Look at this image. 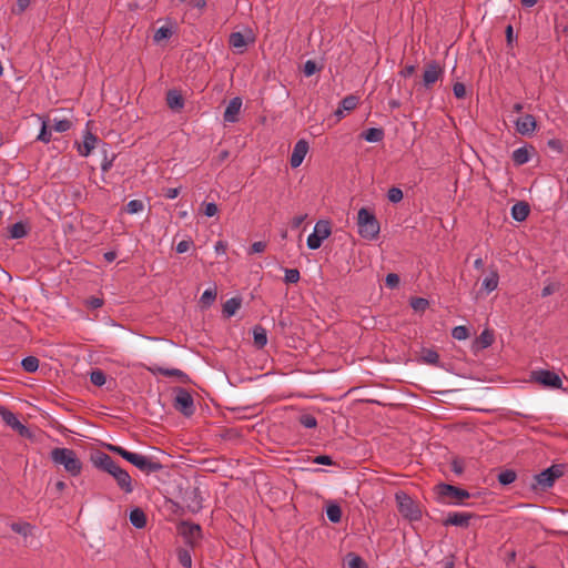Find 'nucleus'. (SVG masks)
Instances as JSON below:
<instances>
[{"label": "nucleus", "mask_w": 568, "mask_h": 568, "mask_svg": "<svg viewBox=\"0 0 568 568\" xmlns=\"http://www.w3.org/2000/svg\"><path fill=\"white\" fill-rule=\"evenodd\" d=\"M108 449L111 450L112 453L120 455L122 458H124L125 460H128L142 471L154 473L162 468V465L160 463L141 454L129 452L121 446L110 444L108 445Z\"/></svg>", "instance_id": "obj_1"}, {"label": "nucleus", "mask_w": 568, "mask_h": 568, "mask_svg": "<svg viewBox=\"0 0 568 568\" xmlns=\"http://www.w3.org/2000/svg\"><path fill=\"white\" fill-rule=\"evenodd\" d=\"M51 458L54 464L63 466L65 471L72 476H77L81 473L82 463L79 459L77 453L69 448H54L51 452Z\"/></svg>", "instance_id": "obj_2"}, {"label": "nucleus", "mask_w": 568, "mask_h": 568, "mask_svg": "<svg viewBox=\"0 0 568 568\" xmlns=\"http://www.w3.org/2000/svg\"><path fill=\"white\" fill-rule=\"evenodd\" d=\"M358 233L366 240H374L379 234V222L375 215L367 209L362 207L357 213Z\"/></svg>", "instance_id": "obj_3"}, {"label": "nucleus", "mask_w": 568, "mask_h": 568, "mask_svg": "<svg viewBox=\"0 0 568 568\" xmlns=\"http://www.w3.org/2000/svg\"><path fill=\"white\" fill-rule=\"evenodd\" d=\"M436 494L443 504L459 505L464 499L469 497V493L448 484H439L436 486Z\"/></svg>", "instance_id": "obj_4"}, {"label": "nucleus", "mask_w": 568, "mask_h": 568, "mask_svg": "<svg viewBox=\"0 0 568 568\" xmlns=\"http://www.w3.org/2000/svg\"><path fill=\"white\" fill-rule=\"evenodd\" d=\"M398 511L408 520L415 521L422 517L419 505L407 494L399 491L396 494Z\"/></svg>", "instance_id": "obj_5"}, {"label": "nucleus", "mask_w": 568, "mask_h": 568, "mask_svg": "<svg viewBox=\"0 0 568 568\" xmlns=\"http://www.w3.org/2000/svg\"><path fill=\"white\" fill-rule=\"evenodd\" d=\"M331 234V226L327 221H318L315 224L314 232L307 237V246L311 250H316L322 245L323 240Z\"/></svg>", "instance_id": "obj_6"}, {"label": "nucleus", "mask_w": 568, "mask_h": 568, "mask_svg": "<svg viewBox=\"0 0 568 568\" xmlns=\"http://www.w3.org/2000/svg\"><path fill=\"white\" fill-rule=\"evenodd\" d=\"M173 406L178 412L187 417L194 413L193 397L187 390L183 388H180L176 392Z\"/></svg>", "instance_id": "obj_7"}, {"label": "nucleus", "mask_w": 568, "mask_h": 568, "mask_svg": "<svg viewBox=\"0 0 568 568\" xmlns=\"http://www.w3.org/2000/svg\"><path fill=\"white\" fill-rule=\"evenodd\" d=\"M564 474L561 465H554L535 477L537 486L541 489L549 488L554 481Z\"/></svg>", "instance_id": "obj_8"}, {"label": "nucleus", "mask_w": 568, "mask_h": 568, "mask_svg": "<svg viewBox=\"0 0 568 568\" xmlns=\"http://www.w3.org/2000/svg\"><path fill=\"white\" fill-rule=\"evenodd\" d=\"M179 534L184 538L185 542L194 547L202 537L201 527L196 524L182 521L179 527Z\"/></svg>", "instance_id": "obj_9"}, {"label": "nucleus", "mask_w": 568, "mask_h": 568, "mask_svg": "<svg viewBox=\"0 0 568 568\" xmlns=\"http://www.w3.org/2000/svg\"><path fill=\"white\" fill-rule=\"evenodd\" d=\"M444 71L437 62H429L425 67L423 83L425 88H432L443 75Z\"/></svg>", "instance_id": "obj_10"}, {"label": "nucleus", "mask_w": 568, "mask_h": 568, "mask_svg": "<svg viewBox=\"0 0 568 568\" xmlns=\"http://www.w3.org/2000/svg\"><path fill=\"white\" fill-rule=\"evenodd\" d=\"M308 150H310L308 142L303 139L298 140L295 143L293 152L291 154V159H290L291 166L294 169L298 168L303 163Z\"/></svg>", "instance_id": "obj_11"}, {"label": "nucleus", "mask_w": 568, "mask_h": 568, "mask_svg": "<svg viewBox=\"0 0 568 568\" xmlns=\"http://www.w3.org/2000/svg\"><path fill=\"white\" fill-rule=\"evenodd\" d=\"M515 126L519 134L531 135L537 128V122L534 115L525 114L515 121Z\"/></svg>", "instance_id": "obj_12"}, {"label": "nucleus", "mask_w": 568, "mask_h": 568, "mask_svg": "<svg viewBox=\"0 0 568 568\" xmlns=\"http://www.w3.org/2000/svg\"><path fill=\"white\" fill-rule=\"evenodd\" d=\"M0 416H1L2 420L8 426H10L13 430L18 432L22 436L28 435V433H29L28 428L19 422V419L12 412H10L6 407L1 406L0 407Z\"/></svg>", "instance_id": "obj_13"}, {"label": "nucleus", "mask_w": 568, "mask_h": 568, "mask_svg": "<svg viewBox=\"0 0 568 568\" xmlns=\"http://www.w3.org/2000/svg\"><path fill=\"white\" fill-rule=\"evenodd\" d=\"M111 476L115 479L120 489H122L125 494H131L133 491L132 478L126 470L118 466Z\"/></svg>", "instance_id": "obj_14"}, {"label": "nucleus", "mask_w": 568, "mask_h": 568, "mask_svg": "<svg viewBox=\"0 0 568 568\" xmlns=\"http://www.w3.org/2000/svg\"><path fill=\"white\" fill-rule=\"evenodd\" d=\"M535 379L536 382L547 387L560 388L562 385L561 378L557 374L549 371L536 372Z\"/></svg>", "instance_id": "obj_15"}, {"label": "nucleus", "mask_w": 568, "mask_h": 568, "mask_svg": "<svg viewBox=\"0 0 568 568\" xmlns=\"http://www.w3.org/2000/svg\"><path fill=\"white\" fill-rule=\"evenodd\" d=\"M92 463L95 467L109 473H114V469L119 466L109 455L104 453H98L92 456Z\"/></svg>", "instance_id": "obj_16"}, {"label": "nucleus", "mask_w": 568, "mask_h": 568, "mask_svg": "<svg viewBox=\"0 0 568 568\" xmlns=\"http://www.w3.org/2000/svg\"><path fill=\"white\" fill-rule=\"evenodd\" d=\"M253 41L254 38L250 31L246 34H243L242 32H233L229 39L230 45L239 52H243L246 45Z\"/></svg>", "instance_id": "obj_17"}, {"label": "nucleus", "mask_w": 568, "mask_h": 568, "mask_svg": "<svg viewBox=\"0 0 568 568\" xmlns=\"http://www.w3.org/2000/svg\"><path fill=\"white\" fill-rule=\"evenodd\" d=\"M470 518L471 514L469 513H449L444 520V524L447 526L467 527Z\"/></svg>", "instance_id": "obj_18"}, {"label": "nucleus", "mask_w": 568, "mask_h": 568, "mask_svg": "<svg viewBox=\"0 0 568 568\" xmlns=\"http://www.w3.org/2000/svg\"><path fill=\"white\" fill-rule=\"evenodd\" d=\"M241 106V98H233L225 109L224 120L226 122H235L237 120V114L240 113Z\"/></svg>", "instance_id": "obj_19"}, {"label": "nucleus", "mask_w": 568, "mask_h": 568, "mask_svg": "<svg viewBox=\"0 0 568 568\" xmlns=\"http://www.w3.org/2000/svg\"><path fill=\"white\" fill-rule=\"evenodd\" d=\"M529 214V205L525 202H518L511 207V216L514 220L521 222L527 219Z\"/></svg>", "instance_id": "obj_20"}, {"label": "nucleus", "mask_w": 568, "mask_h": 568, "mask_svg": "<svg viewBox=\"0 0 568 568\" xmlns=\"http://www.w3.org/2000/svg\"><path fill=\"white\" fill-rule=\"evenodd\" d=\"M498 273L496 271H491L484 280H483V283H481V287L484 291H486L487 293H490L493 291H495L498 286Z\"/></svg>", "instance_id": "obj_21"}, {"label": "nucleus", "mask_w": 568, "mask_h": 568, "mask_svg": "<svg viewBox=\"0 0 568 568\" xmlns=\"http://www.w3.org/2000/svg\"><path fill=\"white\" fill-rule=\"evenodd\" d=\"M130 521L136 528H143L146 525V517L143 510L135 508L130 513Z\"/></svg>", "instance_id": "obj_22"}, {"label": "nucleus", "mask_w": 568, "mask_h": 568, "mask_svg": "<svg viewBox=\"0 0 568 568\" xmlns=\"http://www.w3.org/2000/svg\"><path fill=\"white\" fill-rule=\"evenodd\" d=\"M166 102L168 105L173 110H180L183 106V99L181 94L175 90H171L168 92Z\"/></svg>", "instance_id": "obj_23"}, {"label": "nucleus", "mask_w": 568, "mask_h": 568, "mask_svg": "<svg viewBox=\"0 0 568 568\" xmlns=\"http://www.w3.org/2000/svg\"><path fill=\"white\" fill-rule=\"evenodd\" d=\"M97 138L92 134H88L84 138L83 143L79 146V152L82 156H88L91 151L94 149V145L97 143Z\"/></svg>", "instance_id": "obj_24"}, {"label": "nucleus", "mask_w": 568, "mask_h": 568, "mask_svg": "<svg viewBox=\"0 0 568 568\" xmlns=\"http://www.w3.org/2000/svg\"><path fill=\"white\" fill-rule=\"evenodd\" d=\"M254 344L258 348H263L267 343L266 329L262 326H256L253 329Z\"/></svg>", "instance_id": "obj_25"}, {"label": "nucleus", "mask_w": 568, "mask_h": 568, "mask_svg": "<svg viewBox=\"0 0 568 568\" xmlns=\"http://www.w3.org/2000/svg\"><path fill=\"white\" fill-rule=\"evenodd\" d=\"M241 307V300L239 298H230L223 305V312L226 316H233Z\"/></svg>", "instance_id": "obj_26"}, {"label": "nucleus", "mask_w": 568, "mask_h": 568, "mask_svg": "<svg viewBox=\"0 0 568 568\" xmlns=\"http://www.w3.org/2000/svg\"><path fill=\"white\" fill-rule=\"evenodd\" d=\"M363 136L367 142H379L384 138V131L379 128H371L363 133Z\"/></svg>", "instance_id": "obj_27"}, {"label": "nucleus", "mask_w": 568, "mask_h": 568, "mask_svg": "<svg viewBox=\"0 0 568 568\" xmlns=\"http://www.w3.org/2000/svg\"><path fill=\"white\" fill-rule=\"evenodd\" d=\"M513 161L523 165L529 161V151L526 148H518L513 152Z\"/></svg>", "instance_id": "obj_28"}, {"label": "nucleus", "mask_w": 568, "mask_h": 568, "mask_svg": "<svg viewBox=\"0 0 568 568\" xmlns=\"http://www.w3.org/2000/svg\"><path fill=\"white\" fill-rule=\"evenodd\" d=\"M10 237L12 239H21L27 235L26 224L22 222L14 223L10 230Z\"/></svg>", "instance_id": "obj_29"}, {"label": "nucleus", "mask_w": 568, "mask_h": 568, "mask_svg": "<svg viewBox=\"0 0 568 568\" xmlns=\"http://www.w3.org/2000/svg\"><path fill=\"white\" fill-rule=\"evenodd\" d=\"M326 515L332 523H339L342 518L341 507L337 505H329L326 509Z\"/></svg>", "instance_id": "obj_30"}, {"label": "nucleus", "mask_w": 568, "mask_h": 568, "mask_svg": "<svg viewBox=\"0 0 568 568\" xmlns=\"http://www.w3.org/2000/svg\"><path fill=\"white\" fill-rule=\"evenodd\" d=\"M13 531L24 537L31 535L33 527L28 523H14L11 525Z\"/></svg>", "instance_id": "obj_31"}, {"label": "nucleus", "mask_w": 568, "mask_h": 568, "mask_svg": "<svg viewBox=\"0 0 568 568\" xmlns=\"http://www.w3.org/2000/svg\"><path fill=\"white\" fill-rule=\"evenodd\" d=\"M22 367L29 373H33L39 368V359L34 356H29L22 359Z\"/></svg>", "instance_id": "obj_32"}, {"label": "nucleus", "mask_w": 568, "mask_h": 568, "mask_svg": "<svg viewBox=\"0 0 568 568\" xmlns=\"http://www.w3.org/2000/svg\"><path fill=\"white\" fill-rule=\"evenodd\" d=\"M215 297H216L215 290H212V288L205 290L200 298V303L202 304V306L207 307L214 302Z\"/></svg>", "instance_id": "obj_33"}, {"label": "nucleus", "mask_w": 568, "mask_h": 568, "mask_svg": "<svg viewBox=\"0 0 568 568\" xmlns=\"http://www.w3.org/2000/svg\"><path fill=\"white\" fill-rule=\"evenodd\" d=\"M357 104L358 98L355 95H347L341 102V106L347 112L354 110L357 106Z\"/></svg>", "instance_id": "obj_34"}, {"label": "nucleus", "mask_w": 568, "mask_h": 568, "mask_svg": "<svg viewBox=\"0 0 568 568\" xmlns=\"http://www.w3.org/2000/svg\"><path fill=\"white\" fill-rule=\"evenodd\" d=\"M346 564L348 568H364V560L354 554H348L346 557Z\"/></svg>", "instance_id": "obj_35"}, {"label": "nucleus", "mask_w": 568, "mask_h": 568, "mask_svg": "<svg viewBox=\"0 0 568 568\" xmlns=\"http://www.w3.org/2000/svg\"><path fill=\"white\" fill-rule=\"evenodd\" d=\"M144 209V204L142 201L140 200H131L128 204H126V207H125V211L129 213V214H136V213H140L142 212Z\"/></svg>", "instance_id": "obj_36"}, {"label": "nucleus", "mask_w": 568, "mask_h": 568, "mask_svg": "<svg viewBox=\"0 0 568 568\" xmlns=\"http://www.w3.org/2000/svg\"><path fill=\"white\" fill-rule=\"evenodd\" d=\"M90 381L95 386H103L105 384L106 377L102 371L97 369L91 373Z\"/></svg>", "instance_id": "obj_37"}, {"label": "nucleus", "mask_w": 568, "mask_h": 568, "mask_svg": "<svg viewBox=\"0 0 568 568\" xmlns=\"http://www.w3.org/2000/svg\"><path fill=\"white\" fill-rule=\"evenodd\" d=\"M298 422L306 428H315L317 426L316 418L311 414L301 415Z\"/></svg>", "instance_id": "obj_38"}, {"label": "nucleus", "mask_w": 568, "mask_h": 568, "mask_svg": "<svg viewBox=\"0 0 568 568\" xmlns=\"http://www.w3.org/2000/svg\"><path fill=\"white\" fill-rule=\"evenodd\" d=\"M178 558H179L180 564L183 567L191 568V566H192V558H191V554L189 552V550L180 549L178 551Z\"/></svg>", "instance_id": "obj_39"}, {"label": "nucleus", "mask_w": 568, "mask_h": 568, "mask_svg": "<svg viewBox=\"0 0 568 568\" xmlns=\"http://www.w3.org/2000/svg\"><path fill=\"white\" fill-rule=\"evenodd\" d=\"M428 301L422 297H415L410 302V306L416 312H424L428 307Z\"/></svg>", "instance_id": "obj_40"}, {"label": "nucleus", "mask_w": 568, "mask_h": 568, "mask_svg": "<svg viewBox=\"0 0 568 568\" xmlns=\"http://www.w3.org/2000/svg\"><path fill=\"white\" fill-rule=\"evenodd\" d=\"M516 479V474L513 470H505L498 475V480L503 485H509Z\"/></svg>", "instance_id": "obj_41"}, {"label": "nucleus", "mask_w": 568, "mask_h": 568, "mask_svg": "<svg viewBox=\"0 0 568 568\" xmlns=\"http://www.w3.org/2000/svg\"><path fill=\"white\" fill-rule=\"evenodd\" d=\"M171 34H172L171 29H170L169 27H164V26H163V27L159 28V29L155 31V33H154V41H155V42H160V41H162V40H164V39L170 38V37H171Z\"/></svg>", "instance_id": "obj_42"}, {"label": "nucleus", "mask_w": 568, "mask_h": 568, "mask_svg": "<svg viewBox=\"0 0 568 568\" xmlns=\"http://www.w3.org/2000/svg\"><path fill=\"white\" fill-rule=\"evenodd\" d=\"M52 128L57 132H65L71 128V122L67 119H62V120L54 119Z\"/></svg>", "instance_id": "obj_43"}, {"label": "nucleus", "mask_w": 568, "mask_h": 568, "mask_svg": "<svg viewBox=\"0 0 568 568\" xmlns=\"http://www.w3.org/2000/svg\"><path fill=\"white\" fill-rule=\"evenodd\" d=\"M285 282L286 283H297L300 280V272L296 268H287L285 270Z\"/></svg>", "instance_id": "obj_44"}, {"label": "nucleus", "mask_w": 568, "mask_h": 568, "mask_svg": "<svg viewBox=\"0 0 568 568\" xmlns=\"http://www.w3.org/2000/svg\"><path fill=\"white\" fill-rule=\"evenodd\" d=\"M452 335L454 338L458 341L466 339L468 337V329L465 326H456L454 327Z\"/></svg>", "instance_id": "obj_45"}, {"label": "nucleus", "mask_w": 568, "mask_h": 568, "mask_svg": "<svg viewBox=\"0 0 568 568\" xmlns=\"http://www.w3.org/2000/svg\"><path fill=\"white\" fill-rule=\"evenodd\" d=\"M388 200L393 203H397L403 200V191L398 187H392L388 190Z\"/></svg>", "instance_id": "obj_46"}, {"label": "nucleus", "mask_w": 568, "mask_h": 568, "mask_svg": "<svg viewBox=\"0 0 568 568\" xmlns=\"http://www.w3.org/2000/svg\"><path fill=\"white\" fill-rule=\"evenodd\" d=\"M423 358L428 364H437L439 356L435 351L426 349L423 353Z\"/></svg>", "instance_id": "obj_47"}, {"label": "nucleus", "mask_w": 568, "mask_h": 568, "mask_svg": "<svg viewBox=\"0 0 568 568\" xmlns=\"http://www.w3.org/2000/svg\"><path fill=\"white\" fill-rule=\"evenodd\" d=\"M156 371L161 375H164V376H175L179 378L184 377V373L176 368L169 369V368L159 367Z\"/></svg>", "instance_id": "obj_48"}, {"label": "nucleus", "mask_w": 568, "mask_h": 568, "mask_svg": "<svg viewBox=\"0 0 568 568\" xmlns=\"http://www.w3.org/2000/svg\"><path fill=\"white\" fill-rule=\"evenodd\" d=\"M318 70L316 63L313 60H307L304 64V74L306 77L313 75Z\"/></svg>", "instance_id": "obj_49"}, {"label": "nucleus", "mask_w": 568, "mask_h": 568, "mask_svg": "<svg viewBox=\"0 0 568 568\" xmlns=\"http://www.w3.org/2000/svg\"><path fill=\"white\" fill-rule=\"evenodd\" d=\"M217 211H219V209L215 203H204L203 204V213L209 217L216 215Z\"/></svg>", "instance_id": "obj_50"}, {"label": "nucleus", "mask_w": 568, "mask_h": 568, "mask_svg": "<svg viewBox=\"0 0 568 568\" xmlns=\"http://www.w3.org/2000/svg\"><path fill=\"white\" fill-rule=\"evenodd\" d=\"M385 282L389 288H395L399 284V276L395 273H389L387 274Z\"/></svg>", "instance_id": "obj_51"}, {"label": "nucleus", "mask_w": 568, "mask_h": 568, "mask_svg": "<svg viewBox=\"0 0 568 568\" xmlns=\"http://www.w3.org/2000/svg\"><path fill=\"white\" fill-rule=\"evenodd\" d=\"M30 3L31 0H18L16 7L13 8V13H22L30 6Z\"/></svg>", "instance_id": "obj_52"}, {"label": "nucleus", "mask_w": 568, "mask_h": 568, "mask_svg": "<svg viewBox=\"0 0 568 568\" xmlns=\"http://www.w3.org/2000/svg\"><path fill=\"white\" fill-rule=\"evenodd\" d=\"M453 91L456 98L463 99L466 95V88L463 83L457 82L453 87Z\"/></svg>", "instance_id": "obj_53"}, {"label": "nucleus", "mask_w": 568, "mask_h": 568, "mask_svg": "<svg viewBox=\"0 0 568 568\" xmlns=\"http://www.w3.org/2000/svg\"><path fill=\"white\" fill-rule=\"evenodd\" d=\"M51 139V133L47 130V124L43 122L41 131L38 135V140L48 143Z\"/></svg>", "instance_id": "obj_54"}, {"label": "nucleus", "mask_w": 568, "mask_h": 568, "mask_svg": "<svg viewBox=\"0 0 568 568\" xmlns=\"http://www.w3.org/2000/svg\"><path fill=\"white\" fill-rule=\"evenodd\" d=\"M479 339H480V343L483 344V346L487 347L493 343V334L488 331H484L480 334Z\"/></svg>", "instance_id": "obj_55"}, {"label": "nucleus", "mask_w": 568, "mask_h": 568, "mask_svg": "<svg viewBox=\"0 0 568 568\" xmlns=\"http://www.w3.org/2000/svg\"><path fill=\"white\" fill-rule=\"evenodd\" d=\"M191 245H192L191 241H187V240L181 241L176 245V252L180 254L185 253L190 250Z\"/></svg>", "instance_id": "obj_56"}, {"label": "nucleus", "mask_w": 568, "mask_h": 568, "mask_svg": "<svg viewBox=\"0 0 568 568\" xmlns=\"http://www.w3.org/2000/svg\"><path fill=\"white\" fill-rule=\"evenodd\" d=\"M266 248V243L258 241L254 242L251 246V253H261Z\"/></svg>", "instance_id": "obj_57"}, {"label": "nucleus", "mask_w": 568, "mask_h": 568, "mask_svg": "<svg viewBox=\"0 0 568 568\" xmlns=\"http://www.w3.org/2000/svg\"><path fill=\"white\" fill-rule=\"evenodd\" d=\"M558 290V285L555 284V283H550L548 285H546L542 291H541V295L542 296H548L552 293H555L556 291Z\"/></svg>", "instance_id": "obj_58"}, {"label": "nucleus", "mask_w": 568, "mask_h": 568, "mask_svg": "<svg viewBox=\"0 0 568 568\" xmlns=\"http://www.w3.org/2000/svg\"><path fill=\"white\" fill-rule=\"evenodd\" d=\"M314 463L316 464H321V465H332L333 462L329 456H326V455H321V456H317L315 459H314Z\"/></svg>", "instance_id": "obj_59"}, {"label": "nucleus", "mask_w": 568, "mask_h": 568, "mask_svg": "<svg viewBox=\"0 0 568 568\" xmlns=\"http://www.w3.org/2000/svg\"><path fill=\"white\" fill-rule=\"evenodd\" d=\"M180 194V189L178 187H171L165 191V196L168 199H175Z\"/></svg>", "instance_id": "obj_60"}, {"label": "nucleus", "mask_w": 568, "mask_h": 568, "mask_svg": "<svg viewBox=\"0 0 568 568\" xmlns=\"http://www.w3.org/2000/svg\"><path fill=\"white\" fill-rule=\"evenodd\" d=\"M306 219V215H298V216H295L293 217L292 220V226L297 229L302 225V223L305 221Z\"/></svg>", "instance_id": "obj_61"}, {"label": "nucleus", "mask_w": 568, "mask_h": 568, "mask_svg": "<svg viewBox=\"0 0 568 568\" xmlns=\"http://www.w3.org/2000/svg\"><path fill=\"white\" fill-rule=\"evenodd\" d=\"M415 72V67L414 65H407L405 67L403 70H402V75L404 78H408L410 77L413 73Z\"/></svg>", "instance_id": "obj_62"}, {"label": "nucleus", "mask_w": 568, "mask_h": 568, "mask_svg": "<svg viewBox=\"0 0 568 568\" xmlns=\"http://www.w3.org/2000/svg\"><path fill=\"white\" fill-rule=\"evenodd\" d=\"M89 305L92 308H98L102 305V301L98 297H92L89 300Z\"/></svg>", "instance_id": "obj_63"}, {"label": "nucleus", "mask_w": 568, "mask_h": 568, "mask_svg": "<svg viewBox=\"0 0 568 568\" xmlns=\"http://www.w3.org/2000/svg\"><path fill=\"white\" fill-rule=\"evenodd\" d=\"M104 257H105V260H106L108 262H112V261H114V260H115L116 254H115V252H106V253L104 254Z\"/></svg>", "instance_id": "obj_64"}]
</instances>
